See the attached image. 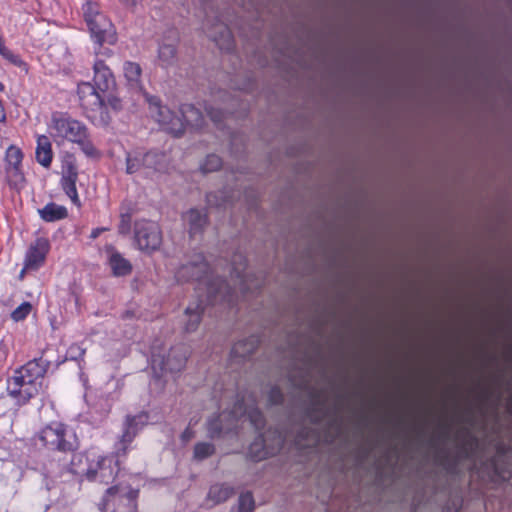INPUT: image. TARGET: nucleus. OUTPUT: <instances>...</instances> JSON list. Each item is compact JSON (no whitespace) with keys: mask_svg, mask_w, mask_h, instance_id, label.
<instances>
[{"mask_svg":"<svg viewBox=\"0 0 512 512\" xmlns=\"http://www.w3.org/2000/svg\"><path fill=\"white\" fill-rule=\"evenodd\" d=\"M139 490L127 485H114L106 490L99 503L101 512H137Z\"/></svg>","mask_w":512,"mask_h":512,"instance_id":"6e6552de","label":"nucleus"},{"mask_svg":"<svg viewBox=\"0 0 512 512\" xmlns=\"http://www.w3.org/2000/svg\"><path fill=\"white\" fill-rule=\"evenodd\" d=\"M87 2H91L90 0H87Z\"/></svg>","mask_w":512,"mask_h":512,"instance_id":"13d9d810","label":"nucleus"},{"mask_svg":"<svg viewBox=\"0 0 512 512\" xmlns=\"http://www.w3.org/2000/svg\"><path fill=\"white\" fill-rule=\"evenodd\" d=\"M134 239L140 250L152 252L161 246L162 232L156 222L139 220L134 225Z\"/></svg>","mask_w":512,"mask_h":512,"instance_id":"9b49d317","label":"nucleus"},{"mask_svg":"<svg viewBox=\"0 0 512 512\" xmlns=\"http://www.w3.org/2000/svg\"><path fill=\"white\" fill-rule=\"evenodd\" d=\"M123 3H125L126 5H129V4H134L133 0H121Z\"/></svg>","mask_w":512,"mask_h":512,"instance_id":"6e6d98bb","label":"nucleus"},{"mask_svg":"<svg viewBox=\"0 0 512 512\" xmlns=\"http://www.w3.org/2000/svg\"><path fill=\"white\" fill-rule=\"evenodd\" d=\"M259 339L256 336H250L244 340H240L235 343L231 350V355L233 358H241L244 359L255 352L258 348Z\"/></svg>","mask_w":512,"mask_h":512,"instance_id":"5701e85b","label":"nucleus"},{"mask_svg":"<svg viewBox=\"0 0 512 512\" xmlns=\"http://www.w3.org/2000/svg\"><path fill=\"white\" fill-rule=\"evenodd\" d=\"M442 436L445 438V439H448L450 437V432H449V429L448 427H446L443 432H442Z\"/></svg>","mask_w":512,"mask_h":512,"instance_id":"5fc2aeb1","label":"nucleus"},{"mask_svg":"<svg viewBox=\"0 0 512 512\" xmlns=\"http://www.w3.org/2000/svg\"><path fill=\"white\" fill-rule=\"evenodd\" d=\"M231 414L233 417L246 416L257 431L265 426V418L262 412L256 406L246 404L244 399L235 403Z\"/></svg>","mask_w":512,"mask_h":512,"instance_id":"6ab92c4d","label":"nucleus"},{"mask_svg":"<svg viewBox=\"0 0 512 512\" xmlns=\"http://www.w3.org/2000/svg\"><path fill=\"white\" fill-rule=\"evenodd\" d=\"M321 439V435L319 434V432H313V437H312V442L314 443H317L318 441H320Z\"/></svg>","mask_w":512,"mask_h":512,"instance_id":"864d4df0","label":"nucleus"},{"mask_svg":"<svg viewBox=\"0 0 512 512\" xmlns=\"http://www.w3.org/2000/svg\"><path fill=\"white\" fill-rule=\"evenodd\" d=\"M67 173L66 175V195L71 199V202L79 209L81 207V202L79 200L77 190H76V180L78 176V172L76 167L71 163L67 162Z\"/></svg>","mask_w":512,"mask_h":512,"instance_id":"393cba45","label":"nucleus"},{"mask_svg":"<svg viewBox=\"0 0 512 512\" xmlns=\"http://www.w3.org/2000/svg\"><path fill=\"white\" fill-rule=\"evenodd\" d=\"M192 436H193L192 431H191L189 428H187V429H185V431L182 433V436H181V437H182V439H183L184 441H188V440H190V439L192 438Z\"/></svg>","mask_w":512,"mask_h":512,"instance_id":"8fccbe9b","label":"nucleus"},{"mask_svg":"<svg viewBox=\"0 0 512 512\" xmlns=\"http://www.w3.org/2000/svg\"><path fill=\"white\" fill-rule=\"evenodd\" d=\"M66 140L77 144L87 156H94L97 153L89 139L86 126L77 120L66 119Z\"/></svg>","mask_w":512,"mask_h":512,"instance_id":"f8f14e48","label":"nucleus"},{"mask_svg":"<svg viewBox=\"0 0 512 512\" xmlns=\"http://www.w3.org/2000/svg\"><path fill=\"white\" fill-rule=\"evenodd\" d=\"M267 402L269 405H278L283 402V393L277 386L270 387Z\"/></svg>","mask_w":512,"mask_h":512,"instance_id":"37998d69","label":"nucleus"},{"mask_svg":"<svg viewBox=\"0 0 512 512\" xmlns=\"http://www.w3.org/2000/svg\"><path fill=\"white\" fill-rule=\"evenodd\" d=\"M290 380L293 386L297 387L300 390L309 389L308 362L306 360L302 363V367L299 370V378L295 379V376L291 374Z\"/></svg>","mask_w":512,"mask_h":512,"instance_id":"2f4dec72","label":"nucleus"},{"mask_svg":"<svg viewBox=\"0 0 512 512\" xmlns=\"http://www.w3.org/2000/svg\"><path fill=\"white\" fill-rule=\"evenodd\" d=\"M23 154L21 150L15 146H10L6 152L7 175L9 182L15 186L24 182V176L20 171Z\"/></svg>","mask_w":512,"mask_h":512,"instance_id":"f3484780","label":"nucleus"},{"mask_svg":"<svg viewBox=\"0 0 512 512\" xmlns=\"http://www.w3.org/2000/svg\"><path fill=\"white\" fill-rule=\"evenodd\" d=\"M222 416L218 415L209 419L207 424L208 435L210 438L219 437L222 432Z\"/></svg>","mask_w":512,"mask_h":512,"instance_id":"58836bf2","label":"nucleus"},{"mask_svg":"<svg viewBox=\"0 0 512 512\" xmlns=\"http://www.w3.org/2000/svg\"><path fill=\"white\" fill-rule=\"evenodd\" d=\"M101 95L105 97V105L102 108H110L114 112H119L122 110V101L115 94V91L111 92H101Z\"/></svg>","mask_w":512,"mask_h":512,"instance_id":"c9c22d12","label":"nucleus"},{"mask_svg":"<svg viewBox=\"0 0 512 512\" xmlns=\"http://www.w3.org/2000/svg\"><path fill=\"white\" fill-rule=\"evenodd\" d=\"M47 241L44 239H37L35 244L29 248L24 268L20 272V279L24 277L26 271L36 270L44 261L47 252Z\"/></svg>","mask_w":512,"mask_h":512,"instance_id":"a211bd4d","label":"nucleus"},{"mask_svg":"<svg viewBox=\"0 0 512 512\" xmlns=\"http://www.w3.org/2000/svg\"><path fill=\"white\" fill-rule=\"evenodd\" d=\"M45 368L39 361H29L17 369L7 381V392L19 405L26 404L36 396L41 387Z\"/></svg>","mask_w":512,"mask_h":512,"instance_id":"20e7f679","label":"nucleus"},{"mask_svg":"<svg viewBox=\"0 0 512 512\" xmlns=\"http://www.w3.org/2000/svg\"><path fill=\"white\" fill-rule=\"evenodd\" d=\"M179 38L176 31H170L168 36H165L163 42L158 48V59L163 68H168L177 63V44Z\"/></svg>","mask_w":512,"mask_h":512,"instance_id":"2eb2a0df","label":"nucleus"},{"mask_svg":"<svg viewBox=\"0 0 512 512\" xmlns=\"http://www.w3.org/2000/svg\"><path fill=\"white\" fill-rule=\"evenodd\" d=\"M289 345L291 346L292 353L297 352V350H298V348H297L298 342H296L294 340H290L289 341Z\"/></svg>","mask_w":512,"mask_h":512,"instance_id":"603ef678","label":"nucleus"},{"mask_svg":"<svg viewBox=\"0 0 512 512\" xmlns=\"http://www.w3.org/2000/svg\"><path fill=\"white\" fill-rule=\"evenodd\" d=\"M255 501L251 492L241 493L238 498V512H254Z\"/></svg>","mask_w":512,"mask_h":512,"instance_id":"f704fd0d","label":"nucleus"},{"mask_svg":"<svg viewBox=\"0 0 512 512\" xmlns=\"http://www.w3.org/2000/svg\"><path fill=\"white\" fill-rule=\"evenodd\" d=\"M283 445V438L280 434L275 438L273 446L267 444L265 435H259L258 438L250 445L249 453L255 461L266 459L269 456L276 454Z\"/></svg>","mask_w":512,"mask_h":512,"instance_id":"dca6fc26","label":"nucleus"},{"mask_svg":"<svg viewBox=\"0 0 512 512\" xmlns=\"http://www.w3.org/2000/svg\"><path fill=\"white\" fill-rule=\"evenodd\" d=\"M109 264L111 269L116 276H125L131 272L132 266L128 260L122 257V255L111 248L109 257Z\"/></svg>","mask_w":512,"mask_h":512,"instance_id":"bb28decb","label":"nucleus"},{"mask_svg":"<svg viewBox=\"0 0 512 512\" xmlns=\"http://www.w3.org/2000/svg\"><path fill=\"white\" fill-rule=\"evenodd\" d=\"M97 59H100L99 56L109 57L112 55V50L108 47H104V45L99 46V50L95 51Z\"/></svg>","mask_w":512,"mask_h":512,"instance_id":"09e8293b","label":"nucleus"},{"mask_svg":"<svg viewBox=\"0 0 512 512\" xmlns=\"http://www.w3.org/2000/svg\"><path fill=\"white\" fill-rule=\"evenodd\" d=\"M83 14L88 25L91 37L99 46L114 45L117 41L116 31L111 21L97 9V5L86 2Z\"/></svg>","mask_w":512,"mask_h":512,"instance_id":"423d86ee","label":"nucleus"},{"mask_svg":"<svg viewBox=\"0 0 512 512\" xmlns=\"http://www.w3.org/2000/svg\"><path fill=\"white\" fill-rule=\"evenodd\" d=\"M215 452V447L211 443L200 442L197 443L194 447V457L198 460H203L213 455Z\"/></svg>","mask_w":512,"mask_h":512,"instance_id":"e433bc0d","label":"nucleus"},{"mask_svg":"<svg viewBox=\"0 0 512 512\" xmlns=\"http://www.w3.org/2000/svg\"><path fill=\"white\" fill-rule=\"evenodd\" d=\"M165 155L159 152L143 153L144 169L158 171L163 168Z\"/></svg>","mask_w":512,"mask_h":512,"instance_id":"c756f323","label":"nucleus"},{"mask_svg":"<svg viewBox=\"0 0 512 512\" xmlns=\"http://www.w3.org/2000/svg\"><path fill=\"white\" fill-rule=\"evenodd\" d=\"M149 110L151 116L162 126V128L175 137H180L185 126L193 129H201L204 124L202 113L191 104L181 106V117L176 115L168 107L162 106L157 97H149Z\"/></svg>","mask_w":512,"mask_h":512,"instance_id":"7ed1b4c3","label":"nucleus"},{"mask_svg":"<svg viewBox=\"0 0 512 512\" xmlns=\"http://www.w3.org/2000/svg\"><path fill=\"white\" fill-rule=\"evenodd\" d=\"M36 160L44 167H48L52 161L51 143L45 135H41L37 139Z\"/></svg>","mask_w":512,"mask_h":512,"instance_id":"a878e982","label":"nucleus"},{"mask_svg":"<svg viewBox=\"0 0 512 512\" xmlns=\"http://www.w3.org/2000/svg\"><path fill=\"white\" fill-rule=\"evenodd\" d=\"M93 84L101 92L116 91L117 84L115 76L112 73L110 67L105 63L103 59H96L93 64Z\"/></svg>","mask_w":512,"mask_h":512,"instance_id":"ddd939ff","label":"nucleus"},{"mask_svg":"<svg viewBox=\"0 0 512 512\" xmlns=\"http://www.w3.org/2000/svg\"><path fill=\"white\" fill-rule=\"evenodd\" d=\"M210 271L209 264L206 262L204 256L200 253L194 254L191 259L179 267L176 272V278L178 281H198L199 285L205 286L207 291V283L209 281L220 279V277H213L208 275Z\"/></svg>","mask_w":512,"mask_h":512,"instance_id":"9d476101","label":"nucleus"},{"mask_svg":"<svg viewBox=\"0 0 512 512\" xmlns=\"http://www.w3.org/2000/svg\"><path fill=\"white\" fill-rule=\"evenodd\" d=\"M147 421L148 415L146 413L135 416L128 415L123 425V433L114 446L113 455L99 458L92 465L88 480L106 485L112 483L119 472L120 458L126 456L129 446Z\"/></svg>","mask_w":512,"mask_h":512,"instance_id":"f257e3e1","label":"nucleus"},{"mask_svg":"<svg viewBox=\"0 0 512 512\" xmlns=\"http://www.w3.org/2000/svg\"><path fill=\"white\" fill-rule=\"evenodd\" d=\"M142 69L138 63L126 62L124 65V75L128 82L137 85L140 82Z\"/></svg>","mask_w":512,"mask_h":512,"instance_id":"473e14b6","label":"nucleus"},{"mask_svg":"<svg viewBox=\"0 0 512 512\" xmlns=\"http://www.w3.org/2000/svg\"><path fill=\"white\" fill-rule=\"evenodd\" d=\"M183 221L188 226L190 236L201 233L207 225V214L198 209H190L183 215Z\"/></svg>","mask_w":512,"mask_h":512,"instance_id":"4be33fe9","label":"nucleus"},{"mask_svg":"<svg viewBox=\"0 0 512 512\" xmlns=\"http://www.w3.org/2000/svg\"><path fill=\"white\" fill-rule=\"evenodd\" d=\"M206 112L210 119L215 123H220L224 119V112L218 108L207 107Z\"/></svg>","mask_w":512,"mask_h":512,"instance_id":"49530a36","label":"nucleus"},{"mask_svg":"<svg viewBox=\"0 0 512 512\" xmlns=\"http://www.w3.org/2000/svg\"><path fill=\"white\" fill-rule=\"evenodd\" d=\"M85 352V349H82L78 345H71L66 354V360H74L77 361Z\"/></svg>","mask_w":512,"mask_h":512,"instance_id":"a18cd8bd","label":"nucleus"},{"mask_svg":"<svg viewBox=\"0 0 512 512\" xmlns=\"http://www.w3.org/2000/svg\"><path fill=\"white\" fill-rule=\"evenodd\" d=\"M208 36L216 43V45L225 51L233 48V36L227 25L217 22L208 28Z\"/></svg>","mask_w":512,"mask_h":512,"instance_id":"412c9836","label":"nucleus"},{"mask_svg":"<svg viewBox=\"0 0 512 512\" xmlns=\"http://www.w3.org/2000/svg\"><path fill=\"white\" fill-rule=\"evenodd\" d=\"M311 403L306 410L308 420L323 430L326 442H334L344 434V419L337 404L330 405L322 391H309Z\"/></svg>","mask_w":512,"mask_h":512,"instance_id":"f03ea898","label":"nucleus"},{"mask_svg":"<svg viewBox=\"0 0 512 512\" xmlns=\"http://www.w3.org/2000/svg\"><path fill=\"white\" fill-rule=\"evenodd\" d=\"M143 153H127L126 156V173L134 174L144 169V163L142 161Z\"/></svg>","mask_w":512,"mask_h":512,"instance_id":"7c9ffc66","label":"nucleus"},{"mask_svg":"<svg viewBox=\"0 0 512 512\" xmlns=\"http://www.w3.org/2000/svg\"><path fill=\"white\" fill-rule=\"evenodd\" d=\"M91 468L92 465L84 454L74 453L72 455L69 466V472L71 474L89 479V476L91 475Z\"/></svg>","mask_w":512,"mask_h":512,"instance_id":"b1692460","label":"nucleus"},{"mask_svg":"<svg viewBox=\"0 0 512 512\" xmlns=\"http://www.w3.org/2000/svg\"><path fill=\"white\" fill-rule=\"evenodd\" d=\"M479 446L478 438L467 431L465 437L457 443L454 451L442 450L438 460L440 466L450 475H457L464 460H472Z\"/></svg>","mask_w":512,"mask_h":512,"instance_id":"0eeeda50","label":"nucleus"},{"mask_svg":"<svg viewBox=\"0 0 512 512\" xmlns=\"http://www.w3.org/2000/svg\"><path fill=\"white\" fill-rule=\"evenodd\" d=\"M105 229L104 228H96L92 231L91 235H90V238L92 239H96L101 232H103Z\"/></svg>","mask_w":512,"mask_h":512,"instance_id":"3c124183","label":"nucleus"},{"mask_svg":"<svg viewBox=\"0 0 512 512\" xmlns=\"http://www.w3.org/2000/svg\"><path fill=\"white\" fill-rule=\"evenodd\" d=\"M222 166V160L215 154H210L206 157L204 163L201 165L203 173L214 172L220 169Z\"/></svg>","mask_w":512,"mask_h":512,"instance_id":"4c0bfd02","label":"nucleus"},{"mask_svg":"<svg viewBox=\"0 0 512 512\" xmlns=\"http://www.w3.org/2000/svg\"><path fill=\"white\" fill-rule=\"evenodd\" d=\"M188 349L185 345L179 344L172 347L167 354L152 350V370L155 379L160 380L167 373L180 372L186 363Z\"/></svg>","mask_w":512,"mask_h":512,"instance_id":"1a4fd4ad","label":"nucleus"},{"mask_svg":"<svg viewBox=\"0 0 512 512\" xmlns=\"http://www.w3.org/2000/svg\"><path fill=\"white\" fill-rule=\"evenodd\" d=\"M38 213L45 222H55L64 218V207L51 202L38 209Z\"/></svg>","mask_w":512,"mask_h":512,"instance_id":"cd10ccee","label":"nucleus"},{"mask_svg":"<svg viewBox=\"0 0 512 512\" xmlns=\"http://www.w3.org/2000/svg\"><path fill=\"white\" fill-rule=\"evenodd\" d=\"M4 90V85L0 82V91Z\"/></svg>","mask_w":512,"mask_h":512,"instance_id":"4d7b16f0","label":"nucleus"},{"mask_svg":"<svg viewBox=\"0 0 512 512\" xmlns=\"http://www.w3.org/2000/svg\"><path fill=\"white\" fill-rule=\"evenodd\" d=\"M31 310V303L23 302L11 313V318L16 322L24 320L27 317V315L31 312Z\"/></svg>","mask_w":512,"mask_h":512,"instance_id":"ea45409f","label":"nucleus"},{"mask_svg":"<svg viewBox=\"0 0 512 512\" xmlns=\"http://www.w3.org/2000/svg\"><path fill=\"white\" fill-rule=\"evenodd\" d=\"M77 95L82 107L90 110L102 108L105 105V97L101 95V91L90 82L78 84Z\"/></svg>","mask_w":512,"mask_h":512,"instance_id":"4468645a","label":"nucleus"},{"mask_svg":"<svg viewBox=\"0 0 512 512\" xmlns=\"http://www.w3.org/2000/svg\"><path fill=\"white\" fill-rule=\"evenodd\" d=\"M100 110V121L103 125H108L111 122V116L107 108H98Z\"/></svg>","mask_w":512,"mask_h":512,"instance_id":"de8ad7c7","label":"nucleus"},{"mask_svg":"<svg viewBox=\"0 0 512 512\" xmlns=\"http://www.w3.org/2000/svg\"><path fill=\"white\" fill-rule=\"evenodd\" d=\"M64 129V120L57 114H55L52 118V123L49 127L50 134L54 137L55 141L58 143H62L64 141V135L62 131Z\"/></svg>","mask_w":512,"mask_h":512,"instance_id":"72a5a7b5","label":"nucleus"},{"mask_svg":"<svg viewBox=\"0 0 512 512\" xmlns=\"http://www.w3.org/2000/svg\"><path fill=\"white\" fill-rule=\"evenodd\" d=\"M206 200L210 206H225L228 202H230L229 198L224 196V192H220V197L217 193H208Z\"/></svg>","mask_w":512,"mask_h":512,"instance_id":"a19ab883","label":"nucleus"},{"mask_svg":"<svg viewBox=\"0 0 512 512\" xmlns=\"http://www.w3.org/2000/svg\"><path fill=\"white\" fill-rule=\"evenodd\" d=\"M234 290L225 280L215 279L207 283V293L205 296L200 295V299L196 304H190L185 309V331L194 332L200 322L202 314L207 305H214L219 302L233 301Z\"/></svg>","mask_w":512,"mask_h":512,"instance_id":"39448f33","label":"nucleus"},{"mask_svg":"<svg viewBox=\"0 0 512 512\" xmlns=\"http://www.w3.org/2000/svg\"><path fill=\"white\" fill-rule=\"evenodd\" d=\"M234 494L233 487L227 484H215L209 489L208 497L215 503L225 502Z\"/></svg>","mask_w":512,"mask_h":512,"instance_id":"c85d7f7f","label":"nucleus"},{"mask_svg":"<svg viewBox=\"0 0 512 512\" xmlns=\"http://www.w3.org/2000/svg\"><path fill=\"white\" fill-rule=\"evenodd\" d=\"M0 54L10 61L12 64L16 66H22L24 63L22 60L15 54L12 53L5 45L3 40L0 38Z\"/></svg>","mask_w":512,"mask_h":512,"instance_id":"79ce46f5","label":"nucleus"},{"mask_svg":"<svg viewBox=\"0 0 512 512\" xmlns=\"http://www.w3.org/2000/svg\"><path fill=\"white\" fill-rule=\"evenodd\" d=\"M131 215L129 213L121 214L118 232L127 235L130 232Z\"/></svg>","mask_w":512,"mask_h":512,"instance_id":"c03bdc74","label":"nucleus"},{"mask_svg":"<svg viewBox=\"0 0 512 512\" xmlns=\"http://www.w3.org/2000/svg\"><path fill=\"white\" fill-rule=\"evenodd\" d=\"M39 439L50 450L62 451L64 443V426L61 423L55 426L45 427L39 436Z\"/></svg>","mask_w":512,"mask_h":512,"instance_id":"aec40b11","label":"nucleus"}]
</instances>
